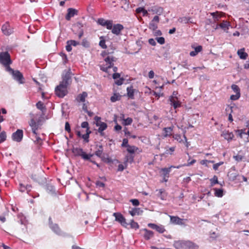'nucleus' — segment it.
I'll list each match as a JSON object with an SVG mask.
<instances>
[{
	"label": "nucleus",
	"mask_w": 249,
	"mask_h": 249,
	"mask_svg": "<svg viewBox=\"0 0 249 249\" xmlns=\"http://www.w3.org/2000/svg\"><path fill=\"white\" fill-rule=\"evenodd\" d=\"M72 73L70 70L65 71L63 75V80L61 83L68 86L71 83V75Z\"/></svg>",
	"instance_id": "obj_6"
},
{
	"label": "nucleus",
	"mask_w": 249,
	"mask_h": 249,
	"mask_svg": "<svg viewBox=\"0 0 249 249\" xmlns=\"http://www.w3.org/2000/svg\"><path fill=\"white\" fill-rule=\"evenodd\" d=\"M6 138V134L4 131H2L0 133V143L4 142Z\"/></svg>",
	"instance_id": "obj_41"
},
{
	"label": "nucleus",
	"mask_w": 249,
	"mask_h": 249,
	"mask_svg": "<svg viewBox=\"0 0 249 249\" xmlns=\"http://www.w3.org/2000/svg\"><path fill=\"white\" fill-rule=\"evenodd\" d=\"M82 45L86 48H88L89 47V43L86 39H84L82 40Z\"/></svg>",
	"instance_id": "obj_46"
},
{
	"label": "nucleus",
	"mask_w": 249,
	"mask_h": 249,
	"mask_svg": "<svg viewBox=\"0 0 249 249\" xmlns=\"http://www.w3.org/2000/svg\"><path fill=\"white\" fill-rule=\"evenodd\" d=\"M67 46H66V50L68 52H71L72 50L71 45H70V44L68 43V42H67Z\"/></svg>",
	"instance_id": "obj_62"
},
{
	"label": "nucleus",
	"mask_w": 249,
	"mask_h": 249,
	"mask_svg": "<svg viewBox=\"0 0 249 249\" xmlns=\"http://www.w3.org/2000/svg\"><path fill=\"white\" fill-rule=\"evenodd\" d=\"M240 97V93L237 94L235 95H232L231 96L230 99L231 100H236L239 98Z\"/></svg>",
	"instance_id": "obj_47"
},
{
	"label": "nucleus",
	"mask_w": 249,
	"mask_h": 249,
	"mask_svg": "<svg viewBox=\"0 0 249 249\" xmlns=\"http://www.w3.org/2000/svg\"><path fill=\"white\" fill-rule=\"evenodd\" d=\"M171 222L174 224L182 225L183 224V219L180 218L178 216H170Z\"/></svg>",
	"instance_id": "obj_16"
},
{
	"label": "nucleus",
	"mask_w": 249,
	"mask_h": 249,
	"mask_svg": "<svg viewBox=\"0 0 249 249\" xmlns=\"http://www.w3.org/2000/svg\"><path fill=\"white\" fill-rule=\"evenodd\" d=\"M130 226L131 228L133 229H137L139 228L138 224L137 222L134 221L133 220L131 221L130 223Z\"/></svg>",
	"instance_id": "obj_45"
},
{
	"label": "nucleus",
	"mask_w": 249,
	"mask_h": 249,
	"mask_svg": "<svg viewBox=\"0 0 249 249\" xmlns=\"http://www.w3.org/2000/svg\"><path fill=\"white\" fill-rule=\"evenodd\" d=\"M122 146L127 147L128 145H129L128 144V140L126 139H124L123 141V143L122 144Z\"/></svg>",
	"instance_id": "obj_56"
},
{
	"label": "nucleus",
	"mask_w": 249,
	"mask_h": 249,
	"mask_svg": "<svg viewBox=\"0 0 249 249\" xmlns=\"http://www.w3.org/2000/svg\"><path fill=\"white\" fill-rule=\"evenodd\" d=\"M233 158H234V159H235V160L239 162V161H241L243 160V156H242L241 155H238L236 156H234Z\"/></svg>",
	"instance_id": "obj_49"
},
{
	"label": "nucleus",
	"mask_w": 249,
	"mask_h": 249,
	"mask_svg": "<svg viewBox=\"0 0 249 249\" xmlns=\"http://www.w3.org/2000/svg\"><path fill=\"white\" fill-rule=\"evenodd\" d=\"M130 202H131L132 204L134 206H138L139 205V201L138 199H131Z\"/></svg>",
	"instance_id": "obj_55"
},
{
	"label": "nucleus",
	"mask_w": 249,
	"mask_h": 249,
	"mask_svg": "<svg viewBox=\"0 0 249 249\" xmlns=\"http://www.w3.org/2000/svg\"><path fill=\"white\" fill-rule=\"evenodd\" d=\"M138 149V148L137 147L130 145L127 146L126 149L127 152L131 154L134 153Z\"/></svg>",
	"instance_id": "obj_29"
},
{
	"label": "nucleus",
	"mask_w": 249,
	"mask_h": 249,
	"mask_svg": "<svg viewBox=\"0 0 249 249\" xmlns=\"http://www.w3.org/2000/svg\"><path fill=\"white\" fill-rule=\"evenodd\" d=\"M127 95L129 97H130L131 99L133 98L134 96V91L133 89L131 88H127Z\"/></svg>",
	"instance_id": "obj_36"
},
{
	"label": "nucleus",
	"mask_w": 249,
	"mask_h": 249,
	"mask_svg": "<svg viewBox=\"0 0 249 249\" xmlns=\"http://www.w3.org/2000/svg\"><path fill=\"white\" fill-rule=\"evenodd\" d=\"M113 52H109L108 50H105L102 52L101 55L103 61H101L100 65V69L107 72L108 69L112 68L115 62L116 58L113 55Z\"/></svg>",
	"instance_id": "obj_1"
},
{
	"label": "nucleus",
	"mask_w": 249,
	"mask_h": 249,
	"mask_svg": "<svg viewBox=\"0 0 249 249\" xmlns=\"http://www.w3.org/2000/svg\"><path fill=\"white\" fill-rule=\"evenodd\" d=\"M157 23L151 21L149 24V28L153 30H155L157 29Z\"/></svg>",
	"instance_id": "obj_44"
},
{
	"label": "nucleus",
	"mask_w": 249,
	"mask_h": 249,
	"mask_svg": "<svg viewBox=\"0 0 249 249\" xmlns=\"http://www.w3.org/2000/svg\"><path fill=\"white\" fill-rule=\"evenodd\" d=\"M215 191L214 195L217 197H222L223 195V191L221 189L215 188L213 189Z\"/></svg>",
	"instance_id": "obj_33"
},
{
	"label": "nucleus",
	"mask_w": 249,
	"mask_h": 249,
	"mask_svg": "<svg viewBox=\"0 0 249 249\" xmlns=\"http://www.w3.org/2000/svg\"><path fill=\"white\" fill-rule=\"evenodd\" d=\"M173 138H174L175 140H176L177 141H178L179 142H183L184 140V141H185V142L187 143L186 146L188 147V143L187 142V139L185 135L183 136V138H181V136L180 135H178V134L174 135L173 136Z\"/></svg>",
	"instance_id": "obj_24"
},
{
	"label": "nucleus",
	"mask_w": 249,
	"mask_h": 249,
	"mask_svg": "<svg viewBox=\"0 0 249 249\" xmlns=\"http://www.w3.org/2000/svg\"><path fill=\"white\" fill-rule=\"evenodd\" d=\"M159 191L158 196L160 197L161 199L164 200L166 198V195L164 192V191L162 189H160L159 190H157Z\"/></svg>",
	"instance_id": "obj_31"
},
{
	"label": "nucleus",
	"mask_w": 249,
	"mask_h": 249,
	"mask_svg": "<svg viewBox=\"0 0 249 249\" xmlns=\"http://www.w3.org/2000/svg\"><path fill=\"white\" fill-rule=\"evenodd\" d=\"M67 87L68 86L60 83L55 88L56 94L59 97H63L67 93Z\"/></svg>",
	"instance_id": "obj_3"
},
{
	"label": "nucleus",
	"mask_w": 249,
	"mask_h": 249,
	"mask_svg": "<svg viewBox=\"0 0 249 249\" xmlns=\"http://www.w3.org/2000/svg\"><path fill=\"white\" fill-rule=\"evenodd\" d=\"M155 230L160 233H163L165 231L163 226L157 225H156Z\"/></svg>",
	"instance_id": "obj_38"
},
{
	"label": "nucleus",
	"mask_w": 249,
	"mask_h": 249,
	"mask_svg": "<svg viewBox=\"0 0 249 249\" xmlns=\"http://www.w3.org/2000/svg\"><path fill=\"white\" fill-rule=\"evenodd\" d=\"M173 128L171 127H165L163 130V136L167 137L172 135Z\"/></svg>",
	"instance_id": "obj_23"
},
{
	"label": "nucleus",
	"mask_w": 249,
	"mask_h": 249,
	"mask_svg": "<svg viewBox=\"0 0 249 249\" xmlns=\"http://www.w3.org/2000/svg\"><path fill=\"white\" fill-rule=\"evenodd\" d=\"M154 76V72L153 71H150L148 73V77L149 78L152 79Z\"/></svg>",
	"instance_id": "obj_63"
},
{
	"label": "nucleus",
	"mask_w": 249,
	"mask_h": 249,
	"mask_svg": "<svg viewBox=\"0 0 249 249\" xmlns=\"http://www.w3.org/2000/svg\"><path fill=\"white\" fill-rule=\"evenodd\" d=\"M49 224L50 225L51 228L57 234H60L61 230H60L59 227L56 224H53V222L52 221L51 218H49Z\"/></svg>",
	"instance_id": "obj_17"
},
{
	"label": "nucleus",
	"mask_w": 249,
	"mask_h": 249,
	"mask_svg": "<svg viewBox=\"0 0 249 249\" xmlns=\"http://www.w3.org/2000/svg\"><path fill=\"white\" fill-rule=\"evenodd\" d=\"M102 150H98L95 152V155L97 156L98 157H101L102 155Z\"/></svg>",
	"instance_id": "obj_64"
},
{
	"label": "nucleus",
	"mask_w": 249,
	"mask_h": 249,
	"mask_svg": "<svg viewBox=\"0 0 249 249\" xmlns=\"http://www.w3.org/2000/svg\"><path fill=\"white\" fill-rule=\"evenodd\" d=\"M221 136L228 141H231L234 137L233 134L232 132H229V131H223Z\"/></svg>",
	"instance_id": "obj_20"
},
{
	"label": "nucleus",
	"mask_w": 249,
	"mask_h": 249,
	"mask_svg": "<svg viewBox=\"0 0 249 249\" xmlns=\"http://www.w3.org/2000/svg\"><path fill=\"white\" fill-rule=\"evenodd\" d=\"M65 128L67 131L70 132L71 128H70V125L68 122L66 123Z\"/></svg>",
	"instance_id": "obj_58"
},
{
	"label": "nucleus",
	"mask_w": 249,
	"mask_h": 249,
	"mask_svg": "<svg viewBox=\"0 0 249 249\" xmlns=\"http://www.w3.org/2000/svg\"><path fill=\"white\" fill-rule=\"evenodd\" d=\"M154 34L155 36H160L161 35V32L160 30H157L156 29L155 30H154Z\"/></svg>",
	"instance_id": "obj_61"
},
{
	"label": "nucleus",
	"mask_w": 249,
	"mask_h": 249,
	"mask_svg": "<svg viewBox=\"0 0 249 249\" xmlns=\"http://www.w3.org/2000/svg\"><path fill=\"white\" fill-rule=\"evenodd\" d=\"M156 40L160 44H163L165 43V39L163 37H157Z\"/></svg>",
	"instance_id": "obj_48"
},
{
	"label": "nucleus",
	"mask_w": 249,
	"mask_h": 249,
	"mask_svg": "<svg viewBox=\"0 0 249 249\" xmlns=\"http://www.w3.org/2000/svg\"><path fill=\"white\" fill-rule=\"evenodd\" d=\"M77 13V11L73 8H69L68 13L66 16V19L70 20L71 17H73Z\"/></svg>",
	"instance_id": "obj_18"
},
{
	"label": "nucleus",
	"mask_w": 249,
	"mask_h": 249,
	"mask_svg": "<svg viewBox=\"0 0 249 249\" xmlns=\"http://www.w3.org/2000/svg\"><path fill=\"white\" fill-rule=\"evenodd\" d=\"M90 131H87V133L82 135V137L85 140L88 142V138L89 137V134L90 133Z\"/></svg>",
	"instance_id": "obj_54"
},
{
	"label": "nucleus",
	"mask_w": 249,
	"mask_h": 249,
	"mask_svg": "<svg viewBox=\"0 0 249 249\" xmlns=\"http://www.w3.org/2000/svg\"><path fill=\"white\" fill-rule=\"evenodd\" d=\"M148 42L152 46H155L156 45V42L155 40L153 38H150L148 40Z\"/></svg>",
	"instance_id": "obj_57"
},
{
	"label": "nucleus",
	"mask_w": 249,
	"mask_h": 249,
	"mask_svg": "<svg viewBox=\"0 0 249 249\" xmlns=\"http://www.w3.org/2000/svg\"><path fill=\"white\" fill-rule=\"evenodd\" d=\"M228 176L229 178V179L231 181H234L236 179H237V178L239 177L238 174L235 171V170H233V171L231 170L228 174Z\"/></svg>",
	"instance_id": "obj_19"
},
{
	"label": "nucleus",
	"mask_w": 249,
	"mask_h": 249,
	"mask_svg": "<svg viewBox=\"0 0 249 249\" xmlns=\"http://www.w3.org/2000/svg\"><path fill=\"white\" fill-rule=\"evenodd\" d=\"M169 101L170 105L173 107L175 109L181 106V102L178 100V97H169Z\"/></svg>",
	"instance_id": "obj_13"
},
{
	"label": "nucleus",
	"mask_w": 249,
	"mask_h": 249,
	"mask_svg": "<svg viewBox=\"0 0 249 249\" xmlns=\"http://www.w3.org/2000/svg\"><path fill=\"white\" fill-rule=\"evenodd\" d=\"M143 231H144L143 236L146 240H148L153 236V232L152 231L144 229Z\"/></svg>",
	"instance_id": "obj_25"
},
{
	"label": "nucleus",
	"mask_w": 249,
	"mask_h": 249,
	"mask_svg": "<svg viewBox=\"0 0 249 249\" xmlns=\"http://www.w3.org/2000/svg\"><path fill=\"white\" fill-rule=\"evenodd\" d=\"M133 122L132 119L129 117H128L126 119H125L123 122V124L124 125H130L132 124Z\"/></svg>",
	"instance_id": "obj_37"
},
{
	"label": "nucleus",
	"mask_w": 249,
	"mask_h": 249,
	"mask_svg": "<svg viewBox=\"0 0 249 249\" xmlns=\"http://www.w3.org/2000/svg\"><path fill=\"white\" fill-rule=\"evenodd\" d=\"M211 183V186H213L215 184L218 183V178L216 176H214L213 177L210 179Z\"/></svg>",
	"instance_id": "obj_40"
},
{
	"label": "nucleus",
	"mask_w": 249,
	"mask_h": 249,
	"mask_svg": "<svg viewBox=\"0 0 249 249\" xmlns=\"http://www.w3.org/2000/svg\"><path fill=\"white\" fill-rule=\"evenodd\" d=\"M23 131L18 129L16 132L12 134V139L17 142H20L23 138Z\"/></svg>",
	"instance_id": "obj_12"
},
{
	"label": "nucleus",
	"mask_w": 249,
	"mask_h": 249,
	"mask_svg": "<svg viewBox=\"0 0 249 249\" xmlns=\"http://www.w3.org/2000/svg\"><path fill=\"white\" fill-rule=\"evenodd\" d=\"M160 19L159 17L158 16H156L154 17L153 19H152V21L155 22L156 23H158L159 22Z\"/></svg>",
	"instance_id": "obj_59"
},
{
	"label": "nucleus",
	"mask_w": 249,
	"mask_h": 249,
	"mask_svg": "<svg viewBox=\"0 0 249 249\" xmlns=\"http://www.w3.org/2000/svg\"><path fill=\"white\" fill-rule=\"evenodd\" d=\"M237 54L240 58L242 59H246L248 56V53L245 52V48H242L238 50L237 51Z\"/></svg>",
	"instance_id": "obj_21"
},
{
	"label": "nucleus",
	"mask_w": 249,
	"mask_h": 249,
	"mask_svg": "<svg viewBox=\"0 0 249 249\" xmlns=\"http://www.w3.org/2000/svg\"><path fill=\"white\" fill-rule=\"evenodd\" d=\"M81 126L83 128H86L87 129V131H89V124L87 122H83L81 124Z\"/></svg>",
	"instance_id": "obj_51"
},
{
	"label": "nucleus",
	"mask_w": 249,
	"mask_h": 249,
	"mask_svg": "<svg viewBox=\"0 0 249 249\" xmlns=\"http://www.w3.org/2000/svg\"><path fill=\"white\" fill-rule=\"evenodd\" d=\"M2 33L6 36H9L13 33V28L11 27L9 22H6L1 27Z\"/></svg>",
	"instance_id": "obj_11"
},
{
	"label": "nucleus",
	"mask_w": 249,
	"mask_h": 249,
	"mask_svg": "<svg viewBox=\"0 0 249 249\" xmlns=\"http://www.w3.org/2000/svg\"><path fill=\"white\" fill-rule=\"evenodd\" d=\"M101 40L99 42V45L103 49H106L107 48V45H106L105 40L103 39V37H100Z\"/></svg>",
	"instance_id": "obj_42"
},
{
	"label": "nucleus",
	"mask_w": 249,
	"mask_h": 249,
	"mask_svg": "<svg viewBox=\"0 0 249 249\" xmlns=\"http://www.w3.org/2000/svg\"><path fill=\"white\" fill-rule=\"evenodd\" d=\"M0 63L2 64L7 71L8 67H10V65L12 63L9 53L7 52H1L0 53Z\"/></svg>",
	"instance_id": "obj_2"
},
{
	"label": "nucleus",
	"mask_w": 249,
	"mask_h": 249,
	"mask_svg": "<svg viewBox=\"0 0 249 249\" xmlns=\"http://www.w3.org/2000/svg\"><path fill=\"white\" fill-rule=\"evenodd\" d=\"M231 89L237 94L240 93V89L238 86L236 85H232L231 86Z\"/></svg>",
	"instance_id": "obj_43"
},
{
	"label": "nucleus",
	"mask_w": 249,
	"mask_h": 249,
	"mask_svg": "<svg viewBox=\"0 0 249 249\" xmlns=\"http://www.w3.org/2000/svg\"><path fill=\"white\" fill-rule=\"evenodd\" d=\"M95 119H97L96 125L99 126L98 131L103 135V131L107 128V125L106 123L99 121L100 118L96 117Z\"/></svg>",
	"instance_id": "obj_14"
},
{
	"label": "nucleus",
	"mask_w": 249,
	"mask_h": 249,
	"mask_svg": "<svg viewBox=\"0 0 249 249\" xmlns=\"http://www.w3.org/2000/svg\"><path fill=\"white\" fill-rule=\"evenodd\" d=\"M212 15L213 16L214 21L215 22L219 20L220 18L222 17V14L218 12L212 13Z\"/></svg>",
	"instance_id": "obj_35"
},
{
	"label": "nucleus",
	"mask_w": 249,
	"mask_h": 249,
	"mask_svg": "<svg viewBox=\"0 0 249 249\" xmlns=\"http://www.w3.org/2000/svg\"><path fill=\"white\" fill-rule=\"evenodd\" d=\"M190 18L186 17L180 18L178 19V22L182 23H187L189 21Z\"/></svg>",
	"instance_id": "obj_39"
},
{
	"label": "nucleus",
	"mask_w": 249,
	"mask_h": 249,
	"mask_svg": "<svg viewBox=\"0 0 249 249\" xmlns=\"http://www.w3.org/2000/svg\"><path fill=\"white\" fill-rule=\"evenodd\" d=\"M30 116H31V120L30 122H29V125L32 128V130L33 133L35 135H37L36 130H37L38 127V124L37 123L35 120V119L36 118V116H35V115H34L33 114H31Z\"/></svg>",
	"instance_id": "obj_9"
},
{
	"label": "nucleus",
	"mask_w": 249,
	"mask_h": 249,
	"mask_svg": "<svg viewBox=\"0 0 249 249\" xmlns=\"http://www.w3.org/2000/svg\"><path fill=\"white\" fill-rule=\"evenodd\" d=\"M124 27L123 25L121 24H116L112 25L111 32L112 34L120 36L121 35L122 31L124 30Z\"/></svg>",
	"instance_id": "obj_10"
},
{
	"label": "nucleus",
	"mask_w": 249,
	"mask_h": 249,
	"mask_svg": "<svg viewBox=\"0 0 249 249\" xmlns=\"http://www.w3.org/2000/svg\"><path fill=\"white\" fill-rule=\"evenodd\" d=\"M136 12L138 13H142L143 16H147L148 14V11L145 10L142 7H139L136 9Z\"/></svg>",
	"instance_id": "obj_34"
},
{
	"label": "nucleus",
	"mask_w": 249,
	"mask_h": 249,
	"mask_svg": "<svg viewBox=\"0 0 249 249\" xmlns=\"http://www.w3.org/2000/svg\"><path fill=\"white\" fill-rule=\"evenodd\" d=\"M126 167L124 166V165L120 164L118 165V170L119 171H123Z\"/></svg>",
	"instance_id": "obj_60"
},
{
	"label": "nucleus",
	"mask_w": 249,
	"mask_h": 249,
	"mask_svg": "<svg viewBox=\"0 0 249 249\" xmlns=\"http://www.w3.org/2000/svg\"><path fill=\"white\" fill-rule=\"evenodd\" d=\"M142 212V211L140 208H134L129 212V213L133 216L135 215H139Z\"/></svg>",
	"instance_id": "obj_28"
},
{
	"label": "nucleus",
	"mask_w": 249,
	"mask_h": 249,
	"mask_svg": "<svg viewBox=\"0 0 249 249\" xmlns=\"http://www.w3.org/2000/svg\"><path fill=\"white\" fill-rule=\"evenodd\" d=\"M121 98V95L118 93H115L111 97L110 100L112 102H115L117 101L120 100Z\"/></svg>",
	"instance_id": "obj_32"
},
{
	"label": "nucleus",
	"mask_w": 249,
	"mask_h": 249,
	"mask_svg": "<svg viewBox=\"0 0 249 249\" xmlns=\"http://www.w3.org/2000/svg\"><path fill=\"white\" fill-rule=\"evenodd\" d=\"M36 106L37 108L40 110H42L44 108V105L41 101L37 102Z\"/></svg>",
	"instance_id": "obj_50"
},
{
	"label": "nucleus",
	"mask_w": 249,
	"mask_h": 249,
	"mask_svg": "<svg viewBox=\"0 0 249 249\" xmlns=\"http://www.w3.org/2000/svg\"><path fill=\"white\" fill-rule=\"evenodd\" d=\"M113 215L115 217V220L119 222L123 226L126 227L127 223L124 217L120 213H114Z\"/></svg>",
	"instance_id": "obj_7"
},
{
	"label": "nucleus",
	"mask_w": 249,
	"mask_h": 249,
	"mask_svg": "<svg viewBox=\"0 0 249 249\" xmlns=\"http://www.w3.org/2000/svg\"><path fill=\"white\" fill-rule=\"evenodd\" d=\"M148 11L152 12L153 14H160L162 12V9L160 7H153L148 10Z\"/></svg>",
	"instance_id": "obj_27"
},
{
	"label": "nucleus",
	"mask_w": 249,
	"mask_h": 249,
	"mask_svg": "<svg viewBox=\"0 0 249 249\" xmlns=\"http://www.w3.org/2000/svg\"><path fill=\"white\" fill-rule=\"evenodd\" d=\"M223 164V162H222V161L219 162L217 163H215V164H213V168L215 170H216L218 169L219 166H220V165H222Z\"/></svg>",
	"instance_id": "obj_53"
},
{
	"label": "nucleus",
	"mask_w": 249,
	"mask_h": 249,
	"mask_svg": "<svg viewBox=\"0 0 249 249\" xmlns=\"http://www.w3.org/2000/svg\"><path fill=\"white\" fill-rule=\"evenodd\" d=\"M72 153L75 156H79L82 157L84 160H89L92 156L91 155L86 154L82 149L80 148H74L72 149Z\"/></svg>",
	"instance_id": "obj_5"
},
{
	"label": "nucleus",
	"mask_w": 249,
	"mask_h": 249,
	"mask_svg": "<svg viewBox=\"0 0 249 249\" xmlns=\"http://www.w3.org/2000/svg\"><path fill=\"white\" fill-rule=\"evenodd\" d=\"M6 71L12 74L14 78L17 80L19 83L22 84L23 83L22 74L19 71H15L10 67H8Z\"/></svg>",
	"instance_id": "obj_4"
},
{
	"label": "nucleus",
	"mask_w": 249,
	"mask_h": 249,
	"mask_svg": "<svg viewBox=\"0 0 249 249\" xmlns=\"http://www.w3.org/2000/svg\"><path fill=\"white\" fill-rule=\"evenodd\" d=\"M202 50V47L201 46H198L196 48H195V51H192L190 53V55L191 56H195L197 54V53L200 52Z\"/></svg>",
	"instance_id": "obj_26"
},
{
	"label": "nucleus",
	"mask_w": 249,
	"mask_h": 249,
	"mask_svg": "<svg viewBox=\"0 0 249 249\" xmlns=\"http://www.w3.org/2000/svg\"><path fill=\"white\" fill-rule=\"evenodd\" d=\"M68 43H69V44H70V45H73L74 46H76L77 45L79 44V42H78L75 40H71L68 41Z\"/></svg>",
	"instance_id": "obj_52"
},
{
	"label": "nucleus",
	"mask_w": 249,
	"mask_h": 249,
	"mask_svg": "<svg viewBox=\"0 0 249 249\" xmlns=\"http://www.w3.org/2000/svg\"><path fill=\"white\" fill-rule=\"evenodd\" d=\"M97 23L103 27H106L107 29L111 30L112 27L113 21L111 20H106L104 18H99Z\"/></svg>",
	"instance_id": "obj_8"
},
{
	"label": "nucleus",
	"mask_w": 249,
	"mask_h": 249,
	"mask_svg": "<svg viewBox=\"0 0 249 249\" xmlns=\"http://www.w3.org/2000/svg\"><path fill=\"white\" fill-rule=\"evenodd\" d=\"M171 168V167L167 168H165L161 169V172H162V174L163 177H166L167 178H168V175L169 172H170Z\"/></svg>",
	"instance_id": "obj_30"
},
{
	"label": "nucleus",
	"mask_w": 249,
	"mask_h": 249,
	"mask_svg": "<svg viewBox=\"0 0 249 249\" xmlns=\"http://www.w3.org/2000/svg\"><path fill=\"white\" fill-rule=\"evenodd\" d=\"M230 23L229 22L227 21L224 20L222 23L219 24H217L215 28V29H218V27H220L222 28L224 31L227 32L228 30L229 29V27L230 26Z\"/></svg>",
	"instance_id": "obj_15"
},
{
	"label": "nucleus",
	"mask_w": 249,
	"mask_h": 249,
	"mask_svg": "<svg viewBox=\"0 0 249 249\" xmlns=\"http://www.w3.org/2000/svg\"><path fill=\"white\" fill-rule=\"evenodd\" d=\"M87 96V93L86 92H83L81 94H79L77 96L76 100L78 102H84L85 101V99Z\"/></svg>",
	"instance_id": "obj_22"
}]
</instances>
